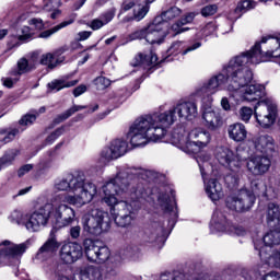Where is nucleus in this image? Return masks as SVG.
Instances as JSON below:
<instances>
[{"mask_svg": "<svg viewBox=\"0 0 280 280\" xmlns=\"http://www.w3.org/2000/svg\"><path fill=\"white\" fill-rule=\"evenodd\" d=\"M135 8V1L132 0H125L121 4V12H128V10H132Z\"/></svg>", "mask_w": 280, "mask_h": 280, "instance_id": "obj_59", "label": "nucleus"}, {"mask_svg": "<svg viewBox=\"0 0 280 280\" xmlns=\"http://www.w3.org/2000/svg\"><path fill=\"white\" fill-rule=\"evenodd\" d=\"M260 280H280V273L277 271H270L264 275Z\"/></svg>", "mask_w": 280, "mask_h": 280, "instance_id": "obj_58", "label": "nucleus"}, {"mask_svg": "<svg viewBox=\"0 0 280 280\" xmlns=\"http://www.w3.org/2000/svg\"><path fill=\"white\" fill-rule=\"evenodd\" d=\"M215 159L223 167H229L232 171L242 170V158L226 147L217 148Z\"/></svg>", "mask_w": 280, "mask_h": 280, "instance_id": "obj_13", "label": "nucleus"}, {"mask_svg": "<svg viewBox=\"0 0 280 280\" xmlns=\"http://www.w3.org/2000/svg\"><path fill=\"white\" fill-rule=\"evenodd\" d=\"M217 30L218 24L215 22H210L202 28V34L203 36H211V34H215Z\"/></svg>", "mask_w": 280, "mask_h": 280, "instance_id": "obj_47", "label": "nucleus"}, {"mask_svg": "<svg viewBox=\"0 0 280 280\" xmlns=\"http://www.w3.org/2000/svg\"><path fill=\"white\" fill-rule=\"evenodd\" d=\"M59 148H62V143L57 144L55 149L48 151L46 153V156L48 158H44L39 161V163L37 164V168L39 172L49 170V167H51V159H54V155L56 154V150H59Z\"/></svg>", "mask_w": 280, "mask_h": 280, "instance_id": "obj_34", "label": "nucleus"}, {"mask_svg": "<svg viewBox=\"0 0 280 280\" xmlns=\"http://www.w3.org/2000/svg\"><path fill=\"white\" fill-rule=\"evenodd\" d=\"M81 280H104L102 271L95 266L83 267L80 271Z\"/></svg>", "mask_w": 280, "mask_h": 280, "instance_id": "obj_29", "label": "nucleus"}, {"mask_svg": "<svg viewBox=\"0 0 280 280\" xmlns=\"http://www.w3.org/2000/svg\"><path fill=\"white\" fill-rule=\"evenodd\" d=\"M145 40L150 45H161L165 40V31L161 18H155L152 23L145 27Z\"/></svg>", "mask_w": 280, "mask_h": 280, "instance_id": "obj_19", "label": "nucleus"}, {"mask_svg": "<svg viewBox=\"0 0 280 280\" xmlns=\"http://www.w3.org/2000/svg\"><path fill=\"white\" fill-rule=\"evenodd\" d=\"M254 115L261 128H270L277 119V105L267 101H260L254 107Z\"/></svg>", "mask_w": 280, "mask_h": 280, "instance_id": "obj_10", "label": "nucleus"}, {"mask_svg": "<svg viewBox=\"0 0 280 280\" xmlns=\"http://www.w3.org/2000/svg\"><path fill=\"white\" fill-rule=\"evenodd\" d=\"M202 47V43L195 42L192 45L188 46L186 49L182 51V56H187L189 51H196V49H200Z\"/></svg>", "mask_w": 280, "mask_h": 280, "instance_id": "obj_53", "label": "nucleus"}, {"mask_svg": "<svg viewBox=\"0 0 280 280\" xmlns=\"http://www.w3.org/2000/svg\"><path fill=\"white\" fill-rule=\"evenodd\" d=\"M228 209L242 213L248 211L255 205V192L241 189L237 195L229 196L225 200Z\"/></svg>", "mask_w": 280, "mask_h": 280, "instance_id": "obj_8", "label": "nucleus"}, {"mask_svg": "<svg viewBox=\"0 0 280 280\" xmlns=\"http://www.w3.org/2000/svg\"><path fill=\"white\" fill-rule=\"evenodd\" d=\"M176 115L184 121H194L198 117V105L191 101L177 103L173 108L158 114V117L162 126L167 129L176 121Z\"/></svg>", "mask_w": 280, "mask_h": 280, "instance_id": "obj_6", "label": "nucleus"}, {"mask_svg": "<svg viewBox=\"0 0 280 280\" xmlns=\"http://www.w3.org/2000/svg\"><path fill=\"white\" fill-rule=\"evenodd\" d=\"M148 12H150V5L144 4L142 7H139L138 10H135V19L137 21H141V19H145Z\"/></svg>", "mask_w": 280, "mask_h": 280, "instance_id": "obj_46", "label": "nucleus"}, {"mask_svg": "<svg viewBox=\"0 0 280 280\" xmlns=\"http://www.w3.org/2000/svg\"><path fill=\"white\" fill-rule=\"evenodd\" d=\"M32 170H34V164H25V165H22V166L18 170V176H19V178H23V176H25V174H30V172H32Z\"/></svg>", "mask_w": 280, "mask_h": 280, "instance_id": "obj_50", "label": "nucleus"}, {"mask_svg": "<svg viewBox=\"0 0 280 280\" xmlns=\"http://www.w3.org/2000/svg\"><path fill=\"white\" fill-rule=\"evenodd\" d=\"M32 71V67H30V62L25 58H21L18 61V70H13L11 75H23V73H30Z\"/></svg>", "mask_w": 280, "mask_h": 280, "instance_id": "obj_40", "label": "nucleus"}, {"mask_svg": "<svg viewBox=\"0 0 280 280\" xmlns=\"http://www.w3.org/2000/svg\"><path fill=\"white\" fill-rule=\"evenodd\" d=\"M54 191H69L72 195L59 196L61 202L84 207V205H89L95 198L97 186L82 176L68 175L55 180Z\"/></svg>", "mask_w": 280, "mask_h": 280, "instance_id": "obj_2", "label": "nucleus"}, {"mask_svg": "<svg viewBox=\"0 0 280 280\" xmlns=\"http://www.w3.org/2000/svg\"><path fill=\"white\" fill-rule=\"evenodd\" d=\"M210 229L211 231H219V233H224V231H228L229 233H233L238 237H244V235H246V229H244V226L231 225V222L229 219H226V215H224V213L220 210H215L213 212Z\"/></svg>", "mask_w": 280, "mask_h": 280, "instance_id": "obj_11", "label": "nucleus"}, {"mask_svg": "<svg viewBox=\"0 0 280 280\" xmlns=\"http://www.w3.org/2000/svg\"><path fill=\"white\" fill-rule=\"evenodd\" d=\"M116 12H117V9L115 8L107 10L106 12L102 13L100 18L92 20L89 27H91L93 32H97V30H102L104 25H108V23H110V21L115 19Z\"/></svg>", "mask_w": 280, "mask_h": 280, "instance_id": "obj_25", "label": "nucleus"}, {"mask_svg": "<svg viewBox=\"0 0 280 280\" xmlns=\"http://www.w3.org/2000/svg\"><path fill=\"white\" fill-rule=\"evenodd\" d=\"M94 84L98 91H104L105 89H108L110 80H108L106 77H97L94 80Z\"/></svg>", "mask_w": 280, "mask_h": 280, "instance_id": "obj_41", "label": "nucleus"}, {"mask_svg": "<svg viewBox=\"0 0 280 280\" xmlns=\"http://www.w3.org/2000/svg\"><path fill=\"white\" fill-rule=\"evenodd\" d=\"M265 187L266 186L260 180L257 179H254L250 183V188L254 191V194H257V191H260V189H265Z\"/></svg>", "mask_w": 280, "mask_h": 280, "instance_id": "obj_57", "label": "nucleus"}, {"mask_svg": "<svg viewBox=\"0 0 280 280\" xmlns=\"http://www.w3.org/2000/svg\"><path fill=\"white\" fill-rule=\"evenodd\" d=\"M79 82V80L69 81L67 79H59L51 81L47 86L49 91H62V89H71V86H75Z\"/></svg>", "mask_w": 280, "mask_h": 280, "instance_id": "obj_31", "label": "nucleus"}, {"mask_svg": "<svg viewBox=\"0 0 280 280\" xmlns=\"http://www.w3.org/2000/svg\"><path fill=\"white\" fill-rule=\"evenodd\" d=\"M31 25H35L36 30H43V27H45V25L43 24V21L40 19H32L30 21Z\"/></svg>", "mask_w": 280, "mask_h": 280, "instance_id": "obj_63", "label": "nucleus"}, {"mask_svg": "<svg viewBox=\"0 0 280 280\" xmlns=\"http://www.w3.org/2000/svg\"><path fill=\"white\" fill-rule=\"evenodd\" d=\"M271 165L272 161L268 155H253L246 162L247 172L252 176H264V174H268Z\"/></svg>", "mask_w": 280, "mask_h": 280, "instance_id": "obj_16", "label": "nucleus"}, {"mask_svg": "<svg viewBox=\"0 0 280 280\" xmlns=\"http://www.w3.org/2000/svg\"><path fill=\"white\" fill-rule=\"evenodd\" d=\"M221 106H222L223 110H231V104L229 103L228 97H223L221 100Z\"/></svg>", "mask_w": 280, "mask_h": 280, "instance_id": "obj_64", "label": "nucleus"}, {"mask_svg": "<svg viewBox=\"0 0 280 280\" xmlns=\"http://www.w3.org/2000/svg\"><path fill=\"white\" fill-rule=\"evenodd\" d=\"M205 189L208 198L212 200V202H218L221 198H224V190L222 189V184L217 179H210L205 184Z\"/></svg>", "mask_w": 280, "mask_h": 280, "instance_id": "obj_24", "label": "nucleus"}, {"mask_svg": "<svg viewBox=\"0 0 280 280\" xmlns=\"http://www.w3.org/2000/svg\"><path fill=\"white\" fill-rule=\"evenodd\" d=\"M21 154V151L19 149H11L7 151L1 158H0V170L2 167H9V165H12L14 163L15 159Z\"/></svg>", "mask_w": 280, "mask_h": 280, "instance_id": "obj_32", "label": "nucleus"}, {"mask_svg": "<svg viewBox=\"0 0 280 280\" xmlns=\"http://www.w3.org/2000/svg\"><path fill=\"white\" fill-rule=\"evenodd\" d=\"M125 256L131 261H139V259L143 257V254L141 253V248L138 246H128L125 250Z\"/></svg>", "mask_w": 280, "mask_h": 280, "instance_id": "obj_39", "label": "nucleus"}, {"mask_svg": "<svg viewBox=\"0 0 280 280\" xmlns=\"http://www.w3.org/2000/svg\"><path fill=\"white\" fill-rule=\"evenodd\" d=\"M52 209L54 206L51 203H46L32 214H26L21 210H14L11 212L9 220L12 224H22L30 233H36L49 222Z\"/></svg>", "mask_w": 280, "mask_h": 280, "instance_id": "obj_5", "label": "nucleus"}, {"mask_svg": "<svg viewBox=\"0 0 280 280\" xmlns=\"http://www.w3.org/2000/svg\"><path fill=\"white\" fill-rule=\"evenodd\" d=\"M128 152V142L122 139L113 140L109 147H105L101 151V162L104 165H108L110 161H117V159H121Z\"/></svg>", "mask_w": 280, "mask_h": 280, "instance_id": "obj_12", "label": "nucleus"}, {"mask_svg": "<svg viewBox=\"0 0 280 280\" xmlns=\"http://www.w3.org/2000/svg\"><path fill=\"white\" fill-rule=\"evenodd\" d=\"M228 135L232 141L242 143V141H245L246 137H248V131L246 130V126H244V124L235 122L228 127Z\"/></svg>", "mask_w": 280, "mask_h": 280, "instance_id": "obj_26", "label": "nucleus"}, {"mask_svg": "<svg viewBox=\"0 0 280 280\" xmlns=\"http://www.w3.org/2000/svg\"><path fill=\"white\" fill-rule=\"evenodd\" d=\"M252 143L255 148V152L262 154L265 156H272L277 152V143L275 138L268 135H258L252 138Z\"/></svg>", "mask_w": 280, "mask_h": 280, "instance_id": "obj_17", "label": "nucleus"}, {"mask_svg": "<svg viewBox=\"0 0 280 280\" xmlns=\"http://www.w3.org/2000/svg\"><path fill=\"white\" fill-rule=\"evenodd\" d=\"M59 248H60V242H58V237H56V233L51 231L47 241L38 249L37 258L43 260L49 259L50 257H54L55 253Z\"/></svg>", "mask_w": 280, "mask_h": 280, "instance_id": "obj_20", "label": "nucleus"}, {"mask_svg": "<svg viewBox=\"0 0 280 280\" xmlns=\"http://www.w3.org/2000/svg\"><path fill=\"white\" fill-rule=\"evenodd\" d=\"M159 57L156 54L150 51L149 54L139 52L132 60V67H150L152 65H156Z\"/></svg>", "mask_w": 280, "mask_h": 280, "instance_id": "obj_27", "label": "nucleus"}, {"mask_svg": "<svg viewBox=\"0 0 280 280\" xmlns=\"http://www.w3.org/2000/svg\"><path fill=\"white\" fill-rule=\"evenodd\" d=\"M75 20L70 19L67 21H63L59 23L58 25L51 27L50 30L44 31L39 34V38H50L54 36V34H57V32H60V30H65V27H69V25H72Z\"/></svg>", "mask_w": 280, "mask_h": 280, "instance_id": "obj_33", "label": "nucleus"}, {"mask_svg": "<svg viewBox=\"0 0 280 280\" xmlns=\"http://www.w3.org/2000/svg\"><path fill=\"white\" fill-rule=\"evenodd\" d=\"M51 215L57 229H65V226H70V224L75 222V210L65 203L55 207Z\"/></svg>", "mask_w": 280, "mask_h": 280, "instance_id": "obj_15", "label": "nucleus"}, {"mask_svg": "<svg viewBox=\"0 0 280 280\" xmlns=\"http://www.w3.org/2000/svg\"><path fill=\"white\" fill-rule=\"evenodd\" d=\"M145 27L142 30H138L129 35L130 40H141L144 38L145 40Z\"/></svg>", "mask_w": 280, "mask_h": 280, "instance_id": "obj_51", "label": "nucleus"}, {"mask_svg": "<svg viewBox=\"0 0 280 280\" xmlns=\"http://www.w3.org/2000/svg\"><path fill=\"white\" fill-rule=\"evenodd\" d=\"M279 218H280V210L279 206L277 203H269L267 208V222L270 224V222H275L276 224H279Z\"/></svg>", "mask_w": 280, "mask_h": 280, "instance_id": "obj_36", "label": "nucleus"}, {"mask_svg": "<svg viewBox=\"0 0 280 280\" xmlns=\"http://www.w3.org/2000/svg\"><path fill=\"white\" fill-rule=\"evenodd\" d=\"M84 108H86V106L84 105H74L71 108H69L68 110H66L63 114H60L56 119V124H61V121H66V119H69V117H71V115H74V113H78V110H84Z\"/></svg>", "mask_w": 280, "mask_h": 280, "instance_id": "obj_38", "label": "nucleus"}, {"mask_svg": "<svg viewBox=\"0 0 280 280\" xmlns=\"http://www.w3.org/2000/svg\"><path fill=\"white\" fill-rule=\"evenodd\" d=\"M83 248L89 261L95 264H104L110 257V249L100 241L85 238L83 241Z\"/></svg>", "mask_w": 280, "mask_h": 280, "instance_id": "obj_9", "label": "nucleus"}, {"mask_svg": "<svg viewBox=\"0 0 280 280\" xmlns=\"http://www.w3.org/2000/svg\"><path fill=\"white\" fill-rule=\"evenodd\" d=\"M242 168H238L236 171L231 170V172L229 175L225 176L224 180L226 183V185H229V187H237V185L240 184V178H242Z\"/></svg>", "mask_w": 280, "mask_h": 280, "instance_id": "obj_37", "label": "nucleus"}, {"mask_svg": "<svg viewBox=\"0 0 280 280\" xmlns=\"http://www.w3.org/2000/svg\"><path fill=\"white\" fill-rule=\"evenodd\" d=\"M30 248V241L21 244H14L10 241H3L0 244V255L8 257V259H19L25 255L26 250Z\"/></svg>", "mask_w": 280, "mask_h": 280, "instance_id": "obj_18", "label": "nucleus"}, {"mask_svg": "<svg viewBox=\"0 0 280 280\" xmlns=\"http://www.w3.org/2000/svg\"><path fill=\"white\" fill-rule=\"evenodd\" d=\"M202 119L208 130H219V128H222L224 124V120L222 119V114L211 107L203 110Z\"/></svg>", "mask_w": 280, "mask_h": 280, "instance_id": "obj_21", "label": "nucleus"}, {"mask_svg": "<svg viewBox=\"0 0 280 280\" xmlns=\"http://www.w3.org/2000/svg\"><path fill=\"white\" fill-rule=\"evenodd\" d=\"M18 80L19 78H15L14 80L11 78L3 79V86H7V89H12Z\"/></svg>", "mask_w": 280, "mask_h": 280, "instance_id": "obj_62", "label": "nucleus"}, {"mask_svg": "<svg viewBox=\"0 0 280 280\" xmlns=\"http://www.w3.org/2000/svg\"><path fill=\"white\" fill-rule=\"evenodd\" d=\"M34 36V31L30 28L28 26L22 27V35H19V39L23 40L24 43H27V40H32V37Z\"/></svg>", "mask_w": 280, "mask_h": 280, "instance_id": "obj_44", "label": "nucleus"}, {"mask_svg": "<svg viewBox=\"0 0 280 280\" xmlns=\"http://www.w3.org/2000/svg\"><path fill=\"white\" fill-rule=\"evenodd\" d=\"M152 172L137 167L118 170L116 176L103 186L105 197L103 201L109 206V213L115 224L128 229L137 218L136 211L140 209L141 200L148 198V190L139 178H150Z\"/></svg>", "mask_w": 280, "mask_h": 280, "instance_id": "obj_1", "label": "nucleus"}, {"mask_svg": "<svg viewBox=\"0 0 280 280\" xmlns=\"http://www.w3.org/2000/svg\"><path fill=\"white\" fill-rule=\"evenodd\" d=\"M165 135H167V129L159 121V114H153L136 119L128 137L133 148H141L148 145L150 141H160Z\"/></svg>", "mask_w": 280, "mask_h": 280, "instance_id": "obj_3", "label": "nucleus"}, {"mask_svg": "<svg viewBox=\"0 0 280 280\" xmlns=\"http://www.w3.org/2000/svg\"><path fill=\"white\" fill-rule=\"evenodd\" d=\"M36 121V114H26L20 119V126H32Z\"/></svg>", "mask_w": 280, "mask_h": 280, "instance_id": "obj_48", "label": "nucleus"}, {"mask_svg": "<svg viewBox=\"0 0 280 280\" xmlns=\"http://www.w3.org/2000/svg\"><path fill=\"white\" fill-rule=\"evenodd\" d=\"M67 51L66 48H59L55 54L48 52L43 55L40 58V65L48 67V69H56L58 67V56L65 54Z\"/></svg>", "mask_w": 280, "mask_h": 280, "instance_id": "obj_28", "label": "nucleus"}, {"mask_svg": "<svg viewBox=\"0 0 280 280\" xmlns=\"http://www.w3.org/2000/svg\"><path fill=\"white\" fill-rule=\"evenodd\" d=\"M173 143L187 154H196L211 143V133L207 130L195 128L185 136L183 127L173 131Z\"/></svg>", "mask_w": 280, "mask_h": 280, "instance_id": "obj_4", "label": "nucleus"}, {"mask_svg": "<svg viewBox=\"0 0 280 280\" xmlns=\"http://www.w3.org/2000/svg\"><path fill=\"white\" fill-rule=\"evenodd\" d=\"M93 32L91 31H82L77 34V40L82 43V40H89L91 38Z\"/></svg>", "mask_w": 280, "mask_h": 280, "instance_id": "obj_52", "label": "nucleus"}, {"mask_svg": "<svg viewBox=\"0 0 280 280\" xmlns=\"http://www.w3.org/2000/svg\"><path fill=\"white\" fill-rule=\"evenodd\" d=\"M80 233H82V228L79 225L72 226L69 231L71 240H78L80 237Z\"/></svg>", "mask_w": 280, "mask_h": 280, "instance_id": "obj_55", "label": "nucleus"}, {"mask_svg": "<svg viewBox=\"0 0 280 280\" xmlns=\"http://www.w3.org/2000/svg\"><path fill=\"white\" fill-rule=\"evenodd\" d=\"M62 132H65V128H58L57 130H55L51 135H49L46 139V143H54V141H56V139H58V137H61Z\"/></svg>", "mask_w": 280, "mask_h": 280, "instance_id": "obj_49", "label": "nucleus"}, {"mask_svg": "<svg viewBox=\"0 0 280 280\" xmlns=\"http://www.w3.org/2000/svg\"><path fill=\"white\" fill-rule=\"evenodd\" d=\"M218 13V4H208L201 9V15L205 18L213 16V14Z\"/></svg>", "mask_w": 280, "mask_h": 280, "instance_id": "obj_45", "label": "nucleus"}, {"mask_svg": "<svg viewBox=\"0 0 280 280\" xmlns=\"http://www.w3.org/2000/svg\"><path fill=\"white\" fill-rule=\"evenodd\" d=\"M19 135L18 129H13L7 133V136L3 137V139L0 138V141H3V143H10V141H13L14 137Z\"/></svg>", "mask_w": 280, "mask_h": 280, "instance_id": "obj_54", "label": "nucleus"}, {"mask_svg": "<svg viewBox=\"0 0 280 280\" xmlns=\"http://www.w3.org/2000/svg\"><path fill=\"white\" fill-rule=\"evenodd\" d=\"M253 108L250 107H242L240 109V117L242 119V121H245V124H248V121H250V117H253Z\"/></svg>", "mask_w": 280, "mask_h": 280, "instance_id": "obj_43", "label": "nucleus"}, {"mask_svg": "<svg viewBox=\"0 0 280 280\" xmlns=\"http://www.w3.org/2000/svg\"><path fill=\"white\" fill-rule=\"evenodd\" d=\"M165 235V229L159 222L151 223L144 231L143 240L148 244H154L159 242Z\"/></svg>", "mask_w": 280, "mask_h": 280, "instance_id": "obj_23", "label": "nucleus"}, {"mask_svg": "<svg viewBox=\"0 0 280 280\" xmlns=\"http://www.w3.org/2000/svg\"><path fill=\"white\" fill-rule=\"evenodd\" d=\"M194 19H196V14L188 13L179 19V22L182 25H189V23H194Z\"/></svg>", "mask_w": 280, "mask_h": 280, "instance_id": "obj_56", "label": "nucleus"}, {"mask_svg": "<svg viewBox=\"0 0 280 280\" xmlns=\"http://www.w3.org/2000/svg\"><path fill=\"white\" fill-rule=\"evenodd\" d=\"M180 47H183V42H174L171 47L168 48V54H176V51L180 50Z\"/></svg>", "mask_w": 280, "mask_h": 280, "instance_id": "obj_60", "label": "nucleus"}, {"mask_svg": "<svg viewBox=\"0 0 280 280\" xmlns=\"http://www.w3.org/2000/svg\"><path fill=\"white\" fill-rule=\"evenodd\" d=\"M83 229L90 235H102L110 229V217L108 212L94 210L91 214H85L82 219Z\"/></svg>", "mask_w": 280, "mask_h": 280, "instance_id": "obj_7", "label": "nucleus"}, {"mask_svg": "<svg viewBox=\"0 0 280 280\" xmlns=\"http://www.w3.org/2000/svg\"><path fill=\"white\" fill-rule=\"evenodd\" d=\"M84 93H86V85L84 84H81L73 90L74 97H80V95Z\"/></svg>", "mask_w": 280, "mask_h": 280, "instance_id": "obj_61", "label": "nucleus"}, {"mask_svg": "<svg viewBox=\"0 0 280 280\" xmlns=\"http://www.w3.org/2000/svg\"><path fill=\"white\" fill-rule=\"evenodd\" d=\"M158 202L163 211L173 213L174 218H178L174 210V207H176V200L174 199V191H172V189L167 188L166 190L159 192Z\"/></svg>", "mask_w": 280, "mask_h": 280, "instance_id": "obj_22", "label": "nucleus"}, {"mask_svg": "<svg viewBox=\"0 0 280 280\" xmlns=\"http://www.w3.org/2000/svg\"><path fill=\"white\" fill-rule=\"evenodd\" d=\"M171 32H173L175 36H178V34L189 32V27H185V25H183L180 20H177L175 23L172 24Z\"/></svg>", "mask_w": 280, "mask_h": 280, "instance_id": "obj_42", "label": "nucleus"}, {"mask_svg": "<svg viewBox=\"0 0 280 280\" xmlns=\"http://www.w3.org/2000/svg\"><path fill=\"white\" fill-rule=\"evenodd\" d=\"M180 9L178 7H173L164 11L161 15L156 16V19H161V23L165 25V22L174 21V19H177V16H180Z\"/></svg>", "mask_w": 280, "mask_h": 280, "instance_id": "obj_35", "label": "nucleus"}, {"mask_svg": "<svg viewBox=\"0 0 280 280\" xmlns=\"http://www.w3.org/2000/svg\"><path fill=\"white\" fill-rule=\"evenodd\" d=\"M254 8H255V2H253L250 0L241 1L237 3V7L233 12V14H235V16H232L230 14L229 19H231L232 21H237V19L242 18V14H246V12H248V10H253Z\"/></svg>", "mask_w": 280, "mask_h": 280, "instance_id": "obj_30", "label": "nucleus"}, {"mask_svg": "<svg viewBox=\"0 0 280 280\" xmlns=\"http://www.w3.org/2000/svg\"><path fill=\"white\" fill-rule=\"evenodd\" d=\"M83 255L84 248L78 242L63 243L59 249V259L63 264H75Z\"/></svg>", "mask_w": 280, "mask_h": 280, "instance_id": "obj_14", "label": "nucleus"}]
</instances>
